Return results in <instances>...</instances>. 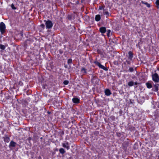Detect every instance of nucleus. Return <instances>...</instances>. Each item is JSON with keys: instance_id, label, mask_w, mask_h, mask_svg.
<instances>
[{"instance_id": "10", "label": "nucleus", "mask_w": 159, "mask_h": 159, "mask_svg": "<svg viewBox=\"0 0 159 159\" xmlns=\"http://www.w3.org/2000/svg\"><path fill=\"white\" fill-rule=\"evenodd\" d=\"M73 102L75 103H78L79 102V100L77 98H73L72 99Z\"/></svg>"}, {"instance_id": "29", "label": "nucleus", "mask_w": 159, "mask_h": 159, "mask_svg": "<svg viewBox=\"0 0 159 159\" xmlns=\"http://www.w3.org/2000/svg\"><path fill=\"white\" fill-rule=\"evenodd\" d=\"M158 70H159V67L158 68Z\"/></svg>"}, {"instance_id": "25", "label": "nucleus", "mask_w": 159, "mask_h": 159, "mask_svg": "<svg viewBox=\"0 0 159 159\" xmlns=\"http://www.w3.org/2000/svg\"><path fill=\"white\" fill-rule=\"evenodd\" d=\"M111 32V31L110 30H108L107 31V35L109 36L110 33Z\"/></svg>"}, {"instance_id": "15", "label": "nucleus", "mask_w": 159, "mask_h": 159, "mask_svg": "<svg viewBox=\"0 0 159 159\" xmlns=\"http://www.w3.org/2000/svg\"><path fill=\"white\" fill-rule=\"evenodd\" d=\"M134 84V83L133 81H130L128 83V85L129 86H132Z\"/></svg>"}, {"instance_id": "2", "label": "nucleus", "mask_w": 159, "mask_h": 159, "mask_svg": "<svg viewBox=\"0 0 159 159\" xmlns=\"http://www.w3.org/2000/svg\"><path fill=\"white\" fill-rule=\"evenodd\" d=\"M6 29L5 24L2 22L0 24V30L2 34L4 33Z\"/></svg>"}, {"instance_id": "28", "label": "nucleus", "mask_w": 159, "mask_h": 159, "mask_svg": "<svg viewBox=\"0 0 159 159\" xmlns=\"http://www.w3.org/2000/svg\"><path fill=\"white\" fill-rule=\"evenodd\" d=\"M134 84H135V85H136V84H137V83H136V82H135V83H134Z\"/></svg>"}, {"instance_id": "8", "label": "nucleus", "mask_w": 159, "mask_h": 159, "mask_svg": "<svg viewBox=\"0 0 159 159\" xmlns=\"http://www.w3.org/2000/svg\"><path fill=\"white\" fill-rule=\"evenodd\" d=\"M100 32L102 33H104L106 32V29L104 27H102L100 29Z\"/></svg>"}, {"instance_id": "4", "label": "nucleus", "mask_w": 159, "mask_h": 159, "mask_svg": "<svg viewBox=\"0 0 159 159\" xmlns=\"http://www.w3.org/2000/svg\"><path fill=\"white\" fill-rule=\"evenodd\" d=\"M62 145L63 147L66 148L67 150H69L70 149V146H69V143L68 142L63 143Z\"/></svg>"}, {"instance_id": "1", "label": "nucleus", "mask_w": 159, "mask_h": 159, "mask_svg": "<svg viewBox=\"0 0 159 159\" xmlns=\"http://www.w3.org/2000/svg\"><path fill=\"white\" fill-rule=\"evenodd\" d=\"M152 80L155 82H157L159 81V76L157 73H154L152 75Z\"/></svg>"}, {"instance_id": "17", "label": "nucleus", "mask_w": 159, "mask_h": 159, "mask_svg": "<svg viewBox=\"0 0 159 159\" xmlns=\"http://www.w3.org/2000/svg\"><path fill=\"white\" fill-rule=\"evenodd\" d=\"M81 72L83 73H86V69L84 68H82L81 70Z\"/></svg>"}, {"instance_id": "13", "label": "nucleus", "mask_w": 159, "mask_h": 159, "mask_svg": "<svg viewBox=\"0 0 159 159\" xmlns=\"http://www.w3.org/2000/svg\"><path fill=\"white\" fill-rule=\"evenodd\" d=\"M103 13L104 14L107 15V16H109V13L108 11L104 10Z\"/></svg>"}, {"instance_id": "26", "label": "nucleus", "mask_w": 159, "mask_h": 159, "mask_svg": "<svg viewBox=\"0 0 159 159\" xmlns=\"http://www.w3.org/2000/svg\"><path fill=\"white\" fill-rule=\"evenodd\" d=\"M40 26H41L42 28H44V27L45 25L44 24H42L40 25Z\"/></svg>"}, {"instance_id": "27", "label": "nucleus", "mask_w": 159, "mask_h": 159, "mask_svg": "<svg viewBox=\"0 0 159 159\" xmlns=\"http://www.w3.org/2000/svg\"><path fill=\"white\" fill-rule=\"evenodd\" d=\"M155 86L156 88V90H158V87L157 86H156L155 85Z\"/></svg>"}, {"instance_id": "21", "label": "nucleus", "mask_w": 159, "mask_h": 159, "mask_svg": "<svg viewBox=\"0 0 159 159\" xmlns=\"http://www.w3.org/2000/svg\"><path fill=\"white\" fill-rule=\"evenodd\" d=\"M68 83L69 81L67 80H65L63 82L64 84L66 85L68 84Z\"/></svg>"}, {"instance_id": "20", "label": "nucleus", "mask_w": 159, "mask_h": 159, "mask_svg": "<svg viewBox=\"0 0 159 159\" xmlns=\"http://www.w3.org/2000/svg\"><path fill=\"white\" fill-rule=\"evenodd\" d=\"M155 4L157 6H159V0H157L155 2Z\"/></svg>"}, {"instance_id": "16", "label": "nucleus", "mask_w": 159, "mask_h": 159, "mask_svg": "<svg viewBox=\"0 0 159 159\" xmlns=\"http://www.w3.org/2000/svg\"><path fill=\"white\" fill-rule=\"evenodd\" d=\"M0 48L1 49L4 50L5 49V47L4 45L0 44Z\"/></svg>"}, {"instance_id": "23", "label": "nucleus", "mask_w": 159, "mask_h": 159, "mask_svg": "<svg viewBox=\"0 0 159 159\" xmlns=\"http://www.w3.org/2000/svg\"><path fill=\"white\" fill-rule=\"evenodd\" d=\"M11 7L13 9H16V8L15 7L14 5L13 4H11Z\"/></svg>"}, {"instance_id": "12", "label": "nucleus", "mask_w": 159, "mask_h": 159, "mask_svg": "<svg viewBox=\"0 0 159 159\" xmlns=\"http://www.w3.org/2000/svg\"><path fill=\"white\" fill-rule=\"evenodd\" d=\"M146 85L147 86V88L149 89L151 88L152 87V86L151 84L148 83H146Z\"/></svg>"}, {"instance_id": "22", "label": "nucleus", "mask_w": 159, "mask_h": 159, "mask_svg": "<svg viewBox=\"0 0 159 159\" xmlns=\"http://www.w3.org/2000/svg\"><path fill=\"white\" fill-rule=\"evenodd\" d=\"M129 70L130 72H132L133 71L134 69L132 67H130L129 68Z\"/></svg>"}, {"instance_id": "5", "label": "nucleus", "mask_w": 159, "mask_h": 159, "mask_svg": "<svg viewBox=\"0 0 159 159\" xmlns=\"http://www.w3.org/2000/svg\"><path fill=\"white\" fill-rule=\"evenodd\" d=\"M96 64L98 65L100 68L103 69L104 70H107L106 68L103 65H101L100 63L98 62H96Z\"/></svg>"}, {"instance_id": "18", "label": "nucleus", "mask_w": 159, "mask_h": 159, "mask_svg": "<svg viewBox=\"0 0 159 159\" xmlns=\"http://www.w3.org/2000/svg\"><path fill=\"white\" fill-rule=\"evenodd\" d=\"M72 60L71 59H69L68 60V63L69 64H70L72 63Z\"/></svg>"}, {"instance_id": "6", "label": "nucleus", "mask_w": 159, "mask_h": 159, "mask_svg": "<svg viewBox=\"0 0 159 159\" xmlns=\"http://www.w3.org/2000/svg\"><path fill=\"white\" fill-rule=\"evenodd\" d=\"M16 143L15 142L13 141H11V142H10V143L9 147L10 148L11 147H14L16 146Z\"/></svg>"}, {"instance_id": "19", "label": "nucleus", "mask_w": 159, "mask_h": 159, "mask_svg": "<svg viewBox=\"0 0 159 159\" xmlns=\"http://www.w3.org/2000/svg\"><path fill=\"white\" fill-rule=\"evenodd\" d=\"M9 139L8 137L4 139V141L7 142H9Z\"/></svg>"}, {"instance_id": "3", "label": "nucleus", "mask_w": 159, "mask_h": 159, "mask_svg": "<svg viewBox=\"0 0 159 159\" xmlns=\"http://www.w3.org/2000/svg\"><path fill=\"white\" fill-rule=\"evenodd\" d=\"M45 25L47 29L51 28L53 26V24L50 20H48L45 21Z\"/></svg>"}, {"instance_id": "11", "label": "nucleus", "mask_w": 159, "mask_h": 159, "mask_svg": "<svg viewBox=\"0 0 159 159\" xmlns=\"http://www.w3.org/2000/svg\"><path fill=\"white\" fill-rule=\"evenodd\" d=\"M128 54H129V59L131 60L132 59V58L133 57V54H132V52H131L130 51L129 52Z\"/></svg>"}, {"instance_id": "9", "label": "nucleus", "mask_w": 159, "mask_h": 159, "mask_svg": "<svg viewBox=\"0 0 159 159\" xmlns=\"http://www.w3.org/2000/svg\"><path fill=\"white\" fill-rule=\"evenodd\" d=\"M100 18L101 17L100 15H98L96 16L95 17V20L96 21H99L100 20Z\"/></svg>"}, {"instance_id": "24", "label": "nucleus", "mask_w": 159, "mask_h": 159, "mask_svg": "<svg viewBox=\"0 0 159 159\" xmlns=\"http://www.w3.org/2000/svg\"><path fill=\"white\" fill-rule=\"evenodd\" d=\"M145 4L146 5V6L148 7H150V4L148 3H145Z\"/></svg>"}, {"instance_id": "7", "label": "nucleus", "mask_w": 159, "mask_h": 159, "mask_svg": "<svg viewBox=\"0 0 159 159\" xmlns=\"http://www.w3.org/2000/svg\"><path fill=\"white\" fill-rule=\"evenodd\" d=\"M105 94L108 96L110 95L111 94L110 91L108 89H106L105 90Z\"/></svg>"}, {"instance_id": "14", "label": "nucleus", "mask_w": 159, "mask_h": 159, "mask_svg": "<svg viewBox=\"0 0 159 159\" xmlns=\"http://www.w3.org/2000/svg\"><path fill=\"white\" fill-rule=\"evenodd\" d=\"M59 152L60 153H61V154H64L65 153V151L64 149L63 148H61L59 149Z\"/></svg>"}]
</instances>
